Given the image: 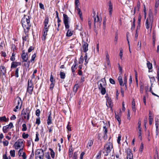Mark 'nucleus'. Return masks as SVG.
Listing matches in <instances>:
<instances>
[{
	"mask_svg": "<svg viewBox=\"0 0 159 159\" xmlns=\"http://www.w3.org/2000/svg\"><path fill=\"white\" fill-rule=\"evenodd\" d=\"M30 17L29 16L24 15L21 20L22 26L24 28L25 33H28L31 27L30 20Z\"/></svg>",
	"mask_w": 159,
	"mask_h": 159,
	"instance_id": "obj_1",
	"label": "nucleus"
},
{
	"mask_svg": "<svg viewBox=\"0 0 159 159\" xmlns=\"http://www.w3.org/2000/svg\"><path fill=\"white\" fill-rule=\"evenodd\" d=\"M106 82L105 78L101 79L98 83V89L101 91V93L102 95H104L106 93Z\"/></svg>",
	"mask_w": 159,
	"mask_h": 159,
	"instance_id": "obj_2",
	"label": "nucleus"
},
{
	"mask_svg": "<svg viewBox=\"0 0 159 159\" xmlns=\"http://www.w3.org/2000/svg\"><path fill=\"white\" fill-rule=\"evenodd\" d=\"M113 149L112 144L111 143H107L104 146L103 153L105 156H108Z\"/></svg>",
	"mask_w": 159,
	"mask_h": 159,
	"instance_id": "obj_3",
	"label": "nucleus"
},
{
	"mask_svg": "<svg viewBox=\"0 0 159 159\" xmlns=\"http://www.w3.org/2000/svg\"><path fill=\"white\" fill-rule=\"evenodd\" d=\"M153 21V17L152 15H149V17H148L145 22L146 28L147 29H150L151 30Z\"/></svg>",
	"mask_w": 159,
	"mask_h": 159,
	"instance_id": "obj_4",
	"label": "nucleus"
},
{
	"mask_svg": "<svg viewBox=\"0 0 159 159\" xmlns=\"http://www.w3.org/2000/svg\"><path fill=\"white\" fill-rule=\"evenodd\" d=\"M24 140L22 139H18L16 142L14 144V147L15 149H18L20 148H22L24 147L23 145Z\"/></svg>",
	"mask_w": 159,
	"mask_h": 159,
	"instance_id": "obj_5",
	"label": "nucleus"
},
{
	"mask_svg": "<svg viewBox=\"0 0 159 159\" xmlns=\"http://www.w3.org/2000/svg\"><path fill=\"white\" fill-rule=\"evenodd\" d=\"M30 111L29 108H27L25 110H23L22 112L21 115L25 119L29 120L30 118Z\"/></svg>",
	"mask_w": 159,
	"mask_h": 159,
	"instance_id": "obj_6",
	"label": "nucleus"
},
{
	"mask_svg": "<svg viewBox=\"0 0 159 159\" xmlns=\"http://www.w3.org/2000/svg\"><path fill=\"white\" fill-rule=\"evenodd\" d=\"M14 127L13 124L10 122L9 125L4 126L2 128V131L4 133H7L9 129H11Z\"/></svg>",
	"mask_w": 159,
	"mask_h": 159,
	"instance_id": "obj_7",
	"label": "nucleus"
},
{
	"mask_svg": "<svg viewBox=\"0 0 159 159\" xmlns=\"http://www.w3.org/2000/svg\"><path fill=\"white\" fill-rule=\"evenodd\" d=\"M69 18L68 16L66 14H63V21L66 29H68L69 28V25L68 24Z\"/></svg>",
	"mask_w": 159,
	"mask_h": 159,
	"instance_id": "obj_8",
	"label": "nucleus"
},
{
	"mask_svg": "<svg viewBox=\"0 0 159 159\" xmlns=\"http://www.w3.org/2000/svg\"><path fill=\"white\" fill-rule=\"evenodd\" d=\"M6 73V69L3 66H0V76L2 77L5 76Z\"/></svg>",
	"mask_w": 159,
	"mask_h": 159,
	"instance_id": "obj_9",
	"label": "nucleus"
},
{
	"mask_svg": "<svg viewBox=\"0 0 159 159\" xmlns=\"http://www.w3.org/2000/svg\"><path fill=\"white\" fill-rule=\"evenodd\" d=\"M106 97L107 98L106 105L107 107H110L111 109H112V107L113 105L112 102H111V99L109 98L108 97Z\"/></svg>",
	"mask_w": 159,
	"mask_h": 159,
	"instance_id": "obj_10",
	"label": "nucleus"
},
{
	"mask_svg": "<svg viewBox=\"0 0 159 159\" xmlns=\"http://www.w3.org/2000/svg\"><path fill=\"white\" fill-rule=\"evenodd\" d=\"M36 154L38 156L40 159H43V151L42 149H40L39 150L37 151Z\"/></svg>",
	"mask_w": 159,
	"mask_h": 159,
	"instance_id": "obj_11",
	"label": "nucleus"
},
{
	"mask_svg": "<svg viewBox=\"0 0 159 159\" xmlns=\"http://www.w3.org/2000/svg\"><path fill=\"white\" fill-rule=\"evenodd\" d=\"M49 19L48 17H46L45 18L44 21V29L48 30V28L50 25H48Z\"/></svg>",
	"mask_w": 159,
	"mask_h": 159,
	"instance_id": "obj_12",
	"label": "nucleus"
},
{
	"mask_svg": "<svg viewBox=\"0 0 159 159\" xmlns=\"http://www.w3.org/2000/svg\"><path fill=\"white\" fill-rule=\"evenodd\" d=\"M108 10L109 11V14L111 16L112 15V12L113 5L111 1H110L108 2Z\"/></svg>",
	"mask_w": 159,
	"mask_h": 159,
	"instance_id": "obj_13",
	"label": "nucleus"
},
{
	"mask_svg": "<svg viewBox=\"0 0 159 159\" xmlns=\"http://www.w3.org/2000/svg\"><path fill=\"white\" fill-rule=\"evenodd\" d=\"M127 159H132L133 157V155L131 150L130 149H128L127 150Z\"/></svg>",
	"mask_w": 159,
	"mask_h": 159,
	"instance_id": "obj_14",
	"label": "nucleus"
},
{
	"mask_svg": "<svg viewBox=\"0 0 159 159\" xmlns=\"http://www.w3.org/2000/svg\"><path fill=\"white\" fill-rule=\"evenodd\" d=\"M21 57L23 60V62H27L28 58V55L26 54H25V52L23 53L21 55Z\"/></svg>",
	"mask_w": 159,
	"mask_h": 159,
	"instance_id": "obj_15",
	"label": "nucleus"
},
{
	"mask_svg": "<svg viewBox=\"0 0 159 159\" xmlns=\"http://www.w3.org/2000/svg\"><path fill=\"white\" fill-rule=\"evenodd\" d=\"M88 44L84 42L83 45H82V48L83 51L84 52H86L88 50Z\"/></svg>",
	"mask_w": 159,
	"mask_h": 159,
	"instance_id": "obj_16",
	"label": "nucleus"
},
{
	"mask_svg": "<svg viewBox=\"0 0 159 159\" xmlns=\"http://www.w3.org/2000/svg\"><path fill=\"white\" fill-rule=\"evenodd\" d=\"M21 63L20 62H16L13 61L12 62L11 68H16L18 66H20Z\"/></svg>",
	"mask_w": 159,
	"mask_h": 159,
	"instance_id": "obj_17",
	"label": "nucleus"
},
{
	"mask_svg": "<svg viewBox=\"0 0 159 159\" xmlns=\"http://www.w3.org/2000/svg\"><path fill=\"white\" fill-rule=\"evenodd\" d=\"M47 121V124L48 125H49L52 123V117L51 116V112H50V114L48 117Z\"/></svg>",
	"mask_w": 159,
	"mask_h": 159,
	"instance_id": "obj_18",
	"label": "nucleus"
},
{
	"mask_svg": "<svg viewBox=\"0 0 159 159\" xmlns=\"http://www.w3.org/2000/svg\"><path fill=\"white\" fill-rule=\"evenodd\" d=\"M48 31V30H43V36L42 37V39L43 40H45L46 39V36L47 34V32Z\"/></svg>",
	"mask_w": 159,
	"mask_h": 159,
	"instance_id": "obj_19",
	"label": "nucleus"
},
{
	"mask_svg": "<svg viewBox=\"0 0 159 159\" xmlns=\"http://www.w3.org/2000/svg\"><path fill=\"white\" fill-rule=\"evenodd\" d=\"M97 20L95 16L94 17V16H93V17L94 18V25L95 27L96 26L95 24H96V22H99V24H101V21H100V19H99V17H98V16L97 15Z\"/></svg>",
	"mask_w": 159,
	"mask_h": 159,
	"instance_id": "obj_20",
	"label": "nucleus"
},
{
	"mask_svg": "<svg viewBox=\"0 0 159 159\" xmlns=\"http://www.w3.org/2000/svg\"><path fill=\"white\" fill-rule=\"evenodd\" d=\"M93 140H89L88 142L87 147L89 148L90 149L92 146L93 145Z\"/></svg>",
	"mask_w": 159,
	"mask_h": 159,
	"instance_id": "obj_21",
	"label": "nucleus"
},
{
	"mask_svg": "<svg viewBox=\"0 0 159 159\" xmlns=\"http://www.w3.org/2000/svg\"><path fill=\"white\" fill-rule=\"evenodd\" d=\"M118 80L119 82L120 85L123 86L124 85V84L123 83V80L122 77L121 76H119L118 77Z\"/></svg>",
	"mask_w": 159,
	"mask_h": 159,
	"instance_id": "obj_22",
	"label": "nucleus"
},
{
	"mask_svg": "<svg viewBox=\"0 0 159 159\" xmlns=\"http://www.w3.org/2000/svg\"><path fill=\"white\" fill-rule=\"evenodd\" d=\"M147 65L149 70V72H150V71L149 70L152 69V63H150L149 61H147Z\"/></svg>",
	"mask_w": 159,
	"mask_h": 159,
	"instance_id": "obj_23",
	"label": "nucleus"
},
{
	"mask_svg": "<svg viewBox=\"0 0 159 159\" xmlns=\"http://www.w3.org/2000/svg\"><path fill=\"white\" fill-rule=\"evenodd\" d=\"M159 5V0H157L156 1V2L155 4V12L156 13H157V8L158 7Z\"/></svg>",
	"mask_w": 159,
	"mask_h": 159,
	"instance_id": "obj_24",
	"label": "nucleus"
},
{
	"mask_svg": "<svg viewBox=\"0 0 159 159\" xmlns=\"http://www.w3.org/2000/svg\"><path fill=\"white\" fill-rule=\"evenodd\" d=\"M33 87H28L27 91L29 94H31L33 89Z\"/></svg>",
	"mask_w": 159,
	"mask_h": 159,
	"instance_id": "obj_25",
	"label": "nucleus"
},
{
	"mask_svg": "<svg viewBox=\"0 0 159 159\" xmlns=\"http://www.w3.org/2000/svg\"><path fill=\"white\" fill-rule=\"evenodd\" d=\"M79 88V85L78 84H77L75 85L73 88V91L75 93H76Z\"/></svg>",
	"mask_w": 159,
	"mask_h": 159,
	"instance_id": "obj_26",
	"label": "nucleus"
},
{
	"mask_svg": "<svg viewBox=\"0 0 159 159\" xmlns=\"http://www.w3.org/2000/svg\"><path fill=\"white\" fill-rule=\"evenodd\" d=\"M76 63H75L73 66L71 67V70L73 74H74V72H75V70L76 69Z\"/></svg>",
	"mask_w": 159,
	"mask_h": 159,
	"instance_id": "obj_27",
	"label": "nucleus"
},
{
	"mask_svg": "<svg viewBox=\"0 0 159 159\" xmlns=\"http://www.w3.org/2000/svg\"><path fill=\"white\" fill-rule=\"evenodd\" d=\"M28 87H33V84L32 82V80H30L29 79L28 81Z\"/></svg>",
	"mask_w": 159,
	"mask_h": 159,
	"instance_id": "obj_28",
	"label": "nucleus"
},
{
	"mask_svg": "<svg viewBox=\"0 0 159 159\" xmlns=\"http://www.w3.org/2000/svg\"><path fill=\"white\" fill-rule=\"evenodd\" d=\"M72 31L70 30H68L66 34V36L68 37L72 35Z\"/></svg>",
	"mask_w": 159,
	"mask_h": 159,
	"instance_id": "obj_29",
	"label": "nucleus"
},
{
	"mask_svg": "<svg viewBox=\"0 0 159 159\" xmlns=\"http://www.w3.org/2000/svg\"><path fill=\"white\" fill-rule=\"evenodd\" d=\"M60 78L62 79H64L66 76V75L65 73L62 72H60Z\"/></svg>",
	"mask_w": 159,
	"mask_h": 159,
	"instance_id": "obj_30",
	"label": "nucleus"
},
{
	"mask_svg": "<svg viewBox=\"0 0 159 159\" xmlns=\"http://www.w3.org/2000/svg\"><path fill=\"white\" fill-rule=\"evenodd\" d=\"M115 117L116 119L119 122V124H120L121 122V120L120 117L119 115L116 114V113L115 112Z\"/></svg>",
	"mask_w": 159,
	"mask_h": 159,
	"instance_id": "obj_31",
	"label": "nucleus"
},
{
	"mask_svg": "<svg viewBox=\"0 0 159 159\" xmlns=\"http://www.w3.org/2000/svg\"><path fill=\"white\" fill-rule=\"evenodd\" d=\"M10 155L13 157H15V150H11L10 151Z\"/></svg>",
	"mask_w": 159,
	"mask_h": 159,
	"instance_id": "obj_32",
	"label": "nucleus"
},
{
	"mask_svg": "<svg viewBox=\"0 0 159 159\" xmlns=\"http://www.w3.org/2000/svg\"><path fill=\"white\" fill-rule=\"evenodd\" d=\"M78 14L79 15L81 19L83 20L82 14L80 9L78 11Z\"/></svg>",
	"mask_w": 159,
	"mask_h": 159,
	"instance_id": "obj_33",
	"label": "nucleus"
},
{
	"mask_svg": "<svg viewBox=\"0 0 159 159\" xmlns=\"http://www.w3.org/2000/svg\"><path fill=\"white\" fill-rule=\"evenodd\" d=\"M0 120L1 121H4L6 122L7 121V119L5 116L0 117Z\"/></svg>",
	"mask_w": 159,
	"mask_h": 159,
	"instance_id": "obj_34",
	"label": "nucleus"
},
{
	"mask_svg": "<svg viewBox=\"0 0 159 159\" xmlns=\"http://www.w3.org/2000/svg\"><path fill=\"white\" fill-rule=\"evenodd\" d=\"M120 52L119 56H120V58L122 59L123 56V49L122 48H120Z\"/></svg>",
	"mask_w": 159,
	"mask_h": 159,
	"instance_id": "obj_35",
	"label": "nucleus"
},
{
	"mask_svg": "<svg viewBox=\"0 0 159 159\" xmlns=\"http://www.w3.org/2000/svg\"><path fill=\"white\" fill-rule=\"evenodd\" d=\"M139 138L141 140L142 139V131L141 129H139Z\"/></svg>",
	"mask_w": 159,
	"mask_h": 159,
	"instance_id": "obj_36",
	"label": "nucleus"
},
{
	"mask_svg": "<svg viewBox=\"0 0 159 159\" xmlns=\"http://www.w3.org/2000/svg\"><path fill=\"white\" fill-rule=\"evenodd\" d=\"M87 53H86L85 54V55L84 57V59H85V63L84 64L85 65H86V64H87L88 62V60L87 59Z\"/></svg>",
	"mask_w": 159,
	"mask_h": 159,
	"instance_id": "obj_37",
	"label": "nucleus"
},
{
	"mask_svg": "<svg viewBox=\"0 0 159 159\" xmlns=\"http://www.w3.org/2000/svg\"><path fill=\"white\" fill-rule=\"evenodd\" d=\"M22 130L23 131H25L27 130V127L26 126V125L25 124H24L22 125Z\"/></svg>",
	"mask_w": 159,
	"mask_h": 159,
	"instance_id": "obj_38",
	"label": "nucleus"
},
{
	"mask_svg": "<svg viewBox=\"0 0 159 159\" xmlns=\"http://www.w3.org/2000/svg\"><path fill=\"white\" fill-rule=\"evenodd\" d=\"M141 42L139 41L138 43V47H137V50H140L141 49Z\"/></svg>",
	"mask_w": 159,
	"mask_h": 159,
	"instance_id": "obj_39",
	"label": "nucleus"
},
{
	"mask_svg": "<svg viewBox=\"0 0 159 159\" xmlns=\"http://www.w3.org/2000/svg\"><path fill=\"white\" fill-rule=\"evenodd\" d=\"M150 81L151 84V86H152L153 84V82L155 81V79L154 77H152L151 78L150 77Z\"/></svg>",
	"mask_w": 159,
	"mask_h": 159,
	"instance_id": "obj_40",
	"label": "nucleus"
},
{
	"mask_svg": "<svg viewBox=\"0 0 159 159\" xmlns=\"http://www.w3.org/2000/svg\"><path fill=\"white\" fill-rule=\"evenodd\" d=\"M76 29L78 30H80V31L81 30H82V27H81V25H76Z\"/></svg>",
	"mask_w": 159,
	"mask_h": 159,
	"instance_id": "obj_41",
	"label": "nucleus"
},
{
	"mask_svg": "<svg viewBox=\"0 0 159 159\" xmlns=\"http://www.w3.org/2000/svg\"><path fill=\"white\" fill-rule=\"evenodd\" d=\"M40 123V118L38 117L36 119V121L35 123L39 125Z\"/></svg>",
	"mask_w": 159,
	"mask_h": 159,
	"instance_id": "obj_42",
	"label": "nucleus"
},
{
	"mask_svg": "<svg viewBox=\"0 0 159 159\" xmlns=\"http://www.w3.org/2000/svg\"><path fill=\"white\" fill-rule=\"evenodd\" d=\"M121 135L119 134L118 138L117 139V142L119 144L120 143V141L121 140Z\"/></svg>",
	"mask_w": 159,
	"mask_h": 159,
	"instance_id": "obj_43",
	"label": "nucleus"
},
{
	"mask_svg": "<svg viewBox=\"0 0 159 159\" xmlns=\"http://www.w3.org/2000/svg\"><path fill=\"white\" fill-rule=\"evenodd\" d=\"M17 104L18 105H19L20 104V107H21L22 106V102H21V100L20 98H19L18 100H17Z\"/></svg>",
	"mask_w": 159,
	"mask_h": 159,
	"instance_id": "obj_44",
	"label": "nucleus"
},
{
	"mask_svg": "<svg viewBox=\"0 0 159 159\" xmlns=\"http://www.w3.org/2000/svg\"><path fill=\"white\" fill-rule=\"evenodd\" d=\"M24 152H23V148H22L20 149L19 151L18 152V155L19 156H21L22 154H23V153Z\"/></svg>",
	"mask_w": 159,
	"mask_h": 159,
	"instance_id": "obj_45",
	"label": "nucleus"
},
{
	"mask_svg": "<svg viewBox=\"0 0 159 159\" xmlns=\"http://www.w3.org/2000/svg\"><path fill=\"white\" fill-rule=\"evenodd\" d=\"M153 114L151 111H149V118L153 119Z\"/></svg>",
	"mask_w": 159,
	"mask_h": 159,
	"instance_id": "obj_46",
	"label": "nucleus"
},
{
	"mask_svg": "<svg viewBox=\"0 0 159 159\" xmlns=\"http://www.w3.org/2000/svg\"><path fill=\"white\" fill-rule=\"evenodd\" d=\"M19 69L17 68L15 71V76L16 77H19L18 74Z\"/></svg>",
	"mask_w": 159,
	"mask_h": 159,
	"instance_id": "obj_47",
	"label": "nucleus"
},
{
	"mask_svg": "<svg viewBox=\"0 0 159 159\" xmlns=\"http://www.w3.org/2000/svg\"><path fill=\"white\" fill-rule=\"evenodd\" d=\"M39 134L38 133V132H36V138L35 140V141H38L39 140Z\"/></svg>",
	"mask_w": 159,
	"mask_h": 159,
	"instance_id": "obj_48",
	"label": "nucleus"
},
{
	"mask_svg": "<svg viewBox=\"0 0 159 159\" xmlns=\"http://www.w3.org/2000/svg\"><path fill=\"white\" fill-rule=\"evenodd\" d=\"M124 84L125 85L126 87V84L127 83V77L126 76H125L124 78Z\"/></svg>",
	"mask_w": 159,
	"mask_h": 159,
	"instance_id": "obj_49",
	"label": "nucleus"
},
{
	"mask_svg": "<svg viewBox=\"0 0 159 159\" xmlns=\"http://www.w3.org/2000/svg\"><path fill=\"white\" fill-rule=\"evenodd\" d=\"M29 136L28 134H25V133H24L22 134V137L24 139H26L28 138Z\"/></svg>",
	"mask_w": 159,
	"mask_h": 159,
	"instance_id": "obj_50",
	"label": "nucleus"
},
{
	"mask_svg": "<svg viewBox=\"0 0 159 159\" xmlns=\"http://www.w3.org/2000/svg\"><path fill=\"white\" fill-rule=\"evenodd\" d=\"M77 152H75L74 153V156L73 157V159H77Z\"/></svg>",
	"mask_w": 159,
	"mask_h": 159,
	"instance_id": "obj_51",
	"label": "nucleus"
},
{
	"mask_svg": "<svg viewBox=\"0 0 159 159\" xmlns=\"http://www.w3.org/2000/svg\"><path fill=\"white\" fill-rule=\"evenodd\" d=\"M143 149V143L141 144L140 147L139 148V151L141 152H142Z\"/></svg>",
	"mask_w": 159,
	"mask_h": 159,
	"instance_id": "obj_52",
	"label": "nucleus"
},
{
	"mask_svg": "<svg viewBox=\"0 0 159 159\" xmlns=\"http://www.w3.org/2000/svg\"><path fill=\"white\" fill-rule=\"evenodd\" d=\"M40 111L39 109H38L37 110H36V115L38 116H39V115H40Z\"/></svg>",
	"mask_w": 159,
	"mask_h": 159,
	"instance_id": "obj_53",
	"label": "nucleus"
},
{
	"mask_svg": "<svg viewBox=\"0 0 159 159\" xmlns=\"http://www.w3.org/2000/svg\"><path fill=\"white\" fill-rule=\"evenodd\" d=\"M109 81L110 83L111 84H115V80L111 78H110Z\"/></svg>",
	"mask_w": 159,
	"mask_h": 159,
	"instance_id": "obj_54",
	"label": "nucleus"
},
{
	"mask_svg": "<svg viewBox=\"0 0 159 159\" xmlns=\"http://www.w3.org/2000/svg\"><path fill=\"white\" fill-rule=\"evenodd\" d=\"M25 62V63L24 64V65L25 66L27 67H29V66L30 63V61H27V62Z\"/></svg>",
	"mask_w": 159,
	"mask_h": 159,
	"instance_id": "obj_55",
	"label": "nucleus"
},
{
	"mask_svg": "<svg viewBox=\"0 0 159 159\" xmlns=\"http://www.w3.org/2000/svg\"><path fill=\"white\" fill-rule=\"evenodd\" d=\"M4 146H7L8 145L9 142L7 140L4 141L3 142Z\"/></svg>",
	"mask_w": 159,
	"mask_h": 159,
	"instance_id": "obj_56",
	"label": "nucleus"
},
{
	"mask_svg": "<svg viewBox=\"0 0 159 159\" xmlns=\"http://www.w3.org/2000/svg\"><path fill=\"white\" fill-rule=\"evenodd\" d=\"M54 86V84L53 83H52L50 85V89L52 90Z\"/></svg>",
	"mask_w": 159,
	"mask_h": 159,
	"instance_id": "obj_57",
	"label": "nucleus"
},
{
	"mask_svg": "<svg viewBox=\"0 0 159 159\" xmlns=\"http://www.w3.org/2000/svg\"><path fill=\"white\" fill-rule=\"evenodd\" d=\"M84 58L82 56H81L80 57V61H79V63H83L84 61Z\"/></svg>",
	"mask_w": 159,
	"mask_h": 159,
	"instance_id": "obj_58",
	"label": "nucleus"
},
{
	"mask_svg": "<svg viewBox=\"0 0 159 159\" xmlns=\"http://www.w3.org/2000/svg\"><path fill=\"white\" fill-rule=\"evenodd\" d=\"M156 135H158V126H157V124L156 125Z\"/></svg>",
	"mask_w": 159,
	"mask_h": 159,
	"instance_id": "obj_59",
	"label": "nucleus"
},
{
	"mask_svg": "<svg viewBox=\"0 0 159 159\" xmlns=\"http://www.w3.org/2000/svg\"><path fill=\"white\" fill-rule=\"evenodd\" d=\"M103 128L104 134H107V128H106V126H104Z\"/></svg>",
	"mask_w": 159,
	"mask_h": 159,
	"instance_id": "obj_60",
	"label": "nucleus"
},
{
	"mask_svg": "<svg viewBox=\"0 0 159 159\" xmlns=\"http://www.w3.org/2000/svg\"><path fill=\"white\" fill-rule=\"evenodd\" d=\"M34 48L32 46L30 47L28 50V52H31L33 50H34Z\"/></svg>",
	"mask_w": 159,
	"mask_h": 159,
	"instance_id": "obj_61",
	"label": "nucleus"
},
{
	"mask_svg": "<svg viewBox=\"0 0 159 159\" xmlns=\"http://www.w3.org/2000/svg\"><path fill=\"white\" fill-rule=\"evenodd\" d=\"M39 7L41 9H44V7L42 3H39Z\"/></svg>",
	"mask_w": 159,
	"mask_h": 159,
	"instance_id": "obj_62",
	"label": "nucleus"
},
{
	"mask_svg": "<svg viewBox=\"0 0 159 159\" xmlns=\"http://www.w3.org/2000/svg\"><path fill=\"white\" fill-rule=\"evenodd\" d=\"M55 152L54 151L51 152V155L52 158H54L55 157Z\"/></svg>",
	"mask_w": 159,
	"mask_h": 159,
	"instance_id": "obj_63",
	"label": "nucleus"
},
{
	"mask_svg": "<svg viewBox=\"0 0 159 159\" xmlns=\"http://www.w3.org/2000/svg\"><path fill=\"white\" fill-rule=\"evenodd\" d=\"M46 157L47 159H51L49 153L48 152L47 153V155L46 156Z\"/></svg>",
	"mask_w": 159,
	"mask_h": 159,
	"instance_id": "obj_64",
	"label": "nucleus"
}]
</instances>
